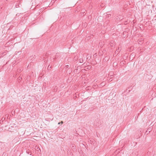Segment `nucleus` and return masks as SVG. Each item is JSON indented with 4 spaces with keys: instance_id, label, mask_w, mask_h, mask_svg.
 Returning <instances> with one entry per match:
<instances>
[{
    "instance_id": "39448f33",
    "label": "nucleus",
    "mask_w": 156,
    "mask_h": 156,
    "mask_svg": "<svg viewBox=\"0 0 156 156\" xmlns=\"http://www.w3.org/2000/svg\"><path fill=\"white\" fill-rule=\"evenodd\" d=\"M6 52H4L2 53H1L0 54V56L3 57V56H5V55H6Z\"/></svg>"
},
{
    "instance_id": "20e7f679",
    "label": "nucleus",
    "mask_w": 156,
    "mask_h": 156,
    "mask_svg": "<svg viewBox=\"0 0 156 156\" xmlns=\"http://www.w3.org/2000/svg\"><path fill=\"white\" fill-rule=\"evenodd\" d=\"M119 150H117L115 152V155H117L116 154L119 153V154H120L121 152L119 151Z\"/></svg>"
},
{
    "instance_id": "f3484780",
    "label": "nucleus",
    "mask_w": 156,
    "mask_h": 156,
    "mask_svg": "<svg viewBox=\"0 0 156 156\" xmlns=\"http://www.w3.org/2000/svg\"><path fill=\"white\" fill-rule=\"evenodd\" d=\"M4 120V119H3V118H2V120Z\"/></svg>"
},
{
    "instance_id": "7ed1b4c3",
    "label": "nucleus",
    "mask_w": 156,
    "mask_h": 156,
    "mask_svg": "<svg viewBox=\"0 0 156 156\" xmlns=\"http://www.w3.org/2000/svg\"><path fill=\"white\" fill-rule=\"evenodd\" d=\"M114 41H111L109 43V44L111 47H112L114 45Z\"/></svg>"
},
{
    "instance_id": "6e6552de",
    "label": "nucleus",
    "mask_w": 156,
    "mask_h": 156,
    "mask_svg": "<svg viewBox=\"0 0 156 156\" xmlns=\"http://www.w3.org/2000/svg\"><path fill=\"white\" fill-rule=\"evenodd\" d=\"M15 6L16 8H18V7H20V6H19V4H16V5H15Z\"/></svg>"
},
{
    "instance_id": "9b49d317",
    "label": "nucleus",
    "mask_w": 156,
    "mask_h": 156,
    "mask_svg": "<svg viewBox=\"0 0 156 156\" xmlns=\"http://www.w3.org/2000/svg\"><path fill=\"white\" fill-rule=\"evenodd\" d=\"M20 71H21V69H20L19 71L18 70V71H17V72H20Z\"/></svg>"
},
{
    "instance_id": "dca6fc26",
    "label": "nucleus",
    "mask_w": 156,
    "mask_h": 156,
    "mask_svg": "<svg viewBox=\"0 0 156 156\" xmlns=\"http://www.w3.org/2000/svg\"><path fill=\"white\" fill-rule=\"evenodd\" d=\"M67 66V67H68L69 66L68 65H67V66Z\"/></svg>"
},
{
    "instance_id": "0eeeda50",
    "label": "nucleus",
    "mask_w": 156,
    "mask_h": 156,
    "mask_svg": "<svg viewBox=\"0 0 156 156\" xmlns=\"http://www.w3.org/2000/svg\"><path fill=\"white\" fill-rule=\"evenodd\" d=\"M79 61L81 63H82L83 62V60L82 59V58H80Z\"/></svg>"
},
{
    "instance_id": "ddd939ff",
    "label": "nucleus",
    "mask_w": 156,
    "mask_h": 156,
    "mask_svg": "<svg viewBox=\"0 0 156 156\" xmlns=\"http://www.w3.org/2000/svg\"><path fill=\"white\" fill-rule=\"evenodd\" d=\"M61 123H63V121H61Z\"/></svg>"
},
{
    "instance_id": "423d86ee",
    "label": "nucleus",
    "mask_w": 156,
    "mask_h": 156,
    "mask_svg": "<svg viewBox=\"0 0 156 156\" xmlns=\"http://www.w3.org/2000/svg\"><path fill=\"white\" fill-rule=\"evenodd\" d=\"M94 125L96 126V127L97 126H99V123H98V122H95L94 123Z\"/></svg>"
},
{
    "instance_id": "f03ea898",
    "label": "nucleus",
    "mask_w": 156,
    "mask_h": 156,
    "mask_svg": "<svg viewBox=\"0 0 156 156\" xmlns=\"http://www.w3.org/2000/svg\"><path fill=\"white\" fill-rule=\"evenodd\" d=\"M121 47H119L115 52V54H118L119 52L121 50Z\"/></svg>"
},
{
    "instance_id": "6ab92c4d",
    "label": "nucleus",
    "mask_w": 156,
    "mask_h": 156,
    "mask_svg": "<svg viewBox=\"0 0 156 156\" xmlns=\"http://www.w3.org/2000/svg\"><path fill=\"white\" fill-rule=\"evenodd\" d=\"M38 6V5H37V6Z\"/></svg>"
},
{
    "instance_id": "f257e3e1",
    "label": "nucleus",
    "mask_w": 156,
    "mask_h": 156,
    "mask_svg": "<svg viewBox=\"0 0 156 156\" xmlns=\"http://www.w3.org/2000/svg\"><path fill=\"white\" fill-rule=\"evenodd\" d=\"M70 147L73 151H75L76 150V146L74 144H71L70 145Z\"/></svg>"
},
{
    "instance_id": "aec40b11",
    "label": "nucleus",
    "mask_w": 156,
    "mask_h": 156,
    "mask_svg": "<svg viewBox=\"0 0 156 156\" xmlns=\"http://www.w3.org/2000/svg\"><path fill=\"white\" fill-rule=\"evenodd\" d=\"M21 154H20L19 156H20Z\"/></svg>"
},
{
    "instance_id": "1a4fd4ad",
    "label": "nucleus",
    "mask_w": 156,
    "mask_h": 156,
    "mask_svg": "<svg viewBox=\"0 0 156 156\" xmlns=\"http://www.w3.org/2000/svg\"><path fill=\"white\" fill-rule=\"evenodd\" d=\"M142 39H140L138 40V42H140L142 41Z\"/></svg>"
},
{
    "instance_id": "a211bd4d",
    "label": "nucleus",
    "mask_w": 156,
    "mask_h": 156,
    "mask_svg": "<svg viewBox=\"0 0 156 156\" xmlns=\"http://www.w3.org/2000/svg\"><path fill=\"white\" fill-rule=\"evenodd\" d=\"M4 120V119H3V118H2V120Z\"/></svg>"
},
{
    "instance_id": "4468645a",
    "label": "nucleus",
    "mask_w": 156,
    "mask_h": 156,
    "mask_svg": "<svg viewBox=\"0 0 156 156\" xmlns=\"http://www.w3.org/2000/svg\"><path fill=\"white\" fill-rule=\"evenodd\" d=\"M60 122H58V124H60Z\"/></svg>"
},
{
    "instance_id": "9d476101",
    "label": "nucleus",
    "mask_w": 156,
    "mask_h": 156,
    "mask_svg": "<svg viewBox=\"0 0 156 156\" xmlns=\"http://www.w3.org/2000/svg\"><path fill=\"white\" fill-rule=\"evenodd\" d=\"M21 79V78L19 77L18 78V80H20Z\"/></svg>"
},
{
    "instance_id": "2eb2a0df",
    "label": "nucleus",
    "mask_w": 156,
    "mask_h": 156,
    "mask_svg": "<svg viewBox=\"0 0 156 156\" xmlns=\"http://www.w3.org/2000/svg\"><path fill=\"white\" fill-rule=\"evenodd\" d=\"M67 66V67H68L69 66L68 65H67V66Z\"/></svg>"
},
{
    "instance_id": "f8f14e48",
    "label": "nucleus",
    "mask_w": 156,
    "mask_h": 156,
    "mask_svg": "<svg viewBox=\"0 0 156 156\" xmlns=\"http://www.w3.org/2000/svg\"><path fill=\"white\" fill-rule=\"evenodd\" d=\"M107 15L108 16H109V15H110V16L111 15H110V14H108V15Z\"/></svg>"
}]
</instances>
